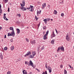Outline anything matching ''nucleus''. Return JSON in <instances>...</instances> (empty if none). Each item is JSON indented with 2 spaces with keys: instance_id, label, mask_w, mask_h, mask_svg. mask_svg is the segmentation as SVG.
Wrapping results in <instances>:
<instances>
[{
  "instance_id": "f257e3e1",
  "label": "nucleus",
  "mask_w": 74,
  "mask_h": 74,
  "mask_svg": "<svg viewBox=\"0 0 74 74\" xmlns=\"http://www.w3.org/2000/svg\"><path fill=\"white\" fill-rule=\"evenodd\" d=\"M8 36H13V37L15 36V32L14 31H13V32H12L10 34L9 33H8Z\"/></svg>"
},
{
  "instance_id": "f03ea898",
  "label": "nucleus",
  "mask_w": 74,
  "mask_h": 74,
  "mask_svg": "<svg viewBox=\"0 0 74 74\" xmlns=\"http://www.w3.org/2000/svg\"><path fill=\"white\" fill-rule=\"evenodd\" d=\"M20 10H22V11H26V9L24 7V6H21L20 7Z\"/></svg>"
},
{
  "instance_id": "7ed1b4c3",
  "label": "nucleus",
  "mask_w": 74,
  "mask_h": 74,
  "mask_svg": "<svg viewBox=\"0 0 74 74\" xmlns=\"http://www.w3.org/2000/svg\"><path fill=\"white\" fill-rule=\"evenodd\" d=\"M48 67V69L49 70V73H51V72H52V68H51V66H48L47 67Z\"/></svg>"
},
{
  "instance_id": "20e7f679",
  "label": "nucleus",
  "mask_w": 74,
  "mask_h": 74,
  "mask_svg": "<svg viewBox=\"0 0 74 74\" xmlns=\"http://www.w3.org/2000/svg\"><path fill=\"white\" fill-rule=\"evenodd\" d=\"M29 55H31V52L30 51H28L24 56V57H26L29 56Z\"/></svg>"
},
{
  "instance_id": "39448f33",
  "label": "nucleus",
  "mask_w": 74,
  "mask_h": 74,
  "mask_svg": "<svg viewBox=\"0 0 74 74\" xmlns=\"http://www.w3.org/2000/svg\"><path fill=\"white\" fill-rule=\"evenodd\" d=\"M29 64L30 65H31V66H32V67H33V68H35V67H34L33 66V62H32V61L31 60L29 61Z\"/></svg>"
},
{
  "instance_id": "423d86ee",
  "label": "nucleus",
  "mask_w": 74,
  "mask_h": 74,
  "mask_svg": "<svg viewBox=\"0 0 74 74\" xmlns=\"http://www.w3.org/2000/svg\"><path fill=\"white\" fill-rule=\"evenodd\" d=\"M22 4L21 3V6H25V1L24 0H23L22 1Z\"/></svg>"
},
{
  "instance_id": "0eeeda50",
  "label": "nucleus",
  "mask_w": 74,
  "mask_h": 74,
  "mask_svg": "<svg viewBox=\"0 0 74 74\" xmlns=\"http://www.w3.org/2000/svg\"><path fill=\"white\" fill-rule=\"evenodd\" d=\"M5 15H6V14H5V13H4L3 14V18L4 19H5L6 21H8V19H7V18H6V16H5Z\"/></svg>"
},
{
  "instance_id": "6e6552de",
  "label": "nucleus",
  "mask_w": 74,
  "mask_h": 74,
  "mask_svg": "<svg viewBox=\"0 0 74 74\" xmlns=\"http://www.w3.org/2000/svg\"><path fill=\"white\" fill-rule=\"evenodd\" d=\"M66 39L67 40V41H69V40H70V38H69V34H67L66 36Z\"/></svg>"
},
{
  "instance_id": "1a4fd4ad",
  "label": "nucleus",
  "mask_w": 74,
  "mask_h": 74,
  "mask_svg": "<svg viewBox=\"0 0 74 74\" xmlns=\"http://www.w3.org/2000/svg\"><path fill=\"white\" fill-rule=\"evenodd\" d=\"M45 7H46V3H45L43 4L42 5V8H44Z\"/></svg>"
},
{
  "instance_id": "9d476101",
  "label": "nucleus",
  "mask_w": 74,
  "mask_h": 74,
  "mask_svg": "<svg viewBox=\"0 0 74 74\" xmlns=\"http://www.w3.org/2000/svg\"><path fill=\"white\" fill-rule=\"evenodd\" d=\"M0 58H1V59H3V54H2V53H0Z\"/></svg>"
},
{
  "instance_id": "9b49d317",
  "label": "nucleus",
  "mask_w": 74,
  "mask_h": 74,
  "mask_svg": "<svg viewBox=\"0 0 74 74\" xmlns=\"http://www.w3.org/2000/svg\"><path fill=\"white\" fill-rule=\"evenodd\" d=\"M33 55L34 56L36 55V51H33L32 52Z\"/></svg>"
},
{
  "instance_id": "f8f14e48",
  "label": "nucleus",
  "mask_w": 74,
  "mask_h": 74,
  "mask_svg": "<svg viewBox=\"0 0 74 74\" xmlns=\"http://www.w3.org/2000/svg\"><path fill=\"white\" fill-rule=\"evenodd\" d=\"M41 11H37V16H38L39 15V14H40L41 13Z\"/></svg>"
},
{
  "instance_id": "ddd939ff",
  "label": "nucleus",
  "mask_w": 74,
  "mask_h": 74,
  "mask_svg": "<svg viewBox=\"0 0 74 74\" xmlns=\"http://www.w3.org/2000/svg\"><path fill=\"white\" fill-rule=\"evenodd\" d=\"M30 43L32 44H36V42H35V40H34L33 41H31Z\"/></svg>"
},
{
  "instance_id": "4468645a",
  "label": "nucleus",
  "mask_w": 74,
  "mask_h": 74,
  "mask_svg": "<svg viewBox=\"0 0 74 74\" xmlns=\"http://www.w3.org/2000/svg\"><path fill=\"white\" fill-rule=\"evenodd\" d=\"M10 49L11 51H13V49H14V46H12L10 47Z\"/></svg>"
},
{
  "instance_id": "2eb2a0df",
  "label": "nucleus",
  "mask_w": 74,
  "mask_h": 74,
  "mask_svg": "<svg viewBox=\"0 0 74 74\" xmlns=\"http://www.w3.org/2000/svg\"><path fill=\"white\" fill-rule=\"evenodd\" d=\"M23 74H27V72L25 70H23Z\"/></svg>"
},
{
  "instance_id": "dca6fc26",
  "label": "nucleus",
  "mask_w": 74,
  "mask_h": 74,
  "mask_svg": "<svg viewBox=\"0 0 74 74\" xmlns=\"http://www.w3.org/2000/svg\"><path fill=\"white\" fill-rule=\"evenodd\" d=\"M34 7H33V6H32V5H30V6L29 7V8H28L27 9H29V10H30V9H31V8H34Z\"/></svg>"
},
{
  "instance_id": "f3484780",
  "label": "nucleus",
  "mask_w": 74,
  "mask_h": 74,
  "mask_svg": "<svg viewBox=\"0 0 74 74\" xmlns=\"http://www.w3.org/2000/svg\"><path fill=\"white\" fill-rule=\"evenodd\" d=\"M53 13L54 14H58V12L56 10H54L53 12Z\"/></svg>"
},
{
  "instance_id": "a211bd4d",
  "label": "nucleus",
  "mask_w": 74,
  "mask_h": 74,
  "mask_svg": "<svg viewBox=\"0 0 74 74\" xmlns=\"http://www.w3.org/2000/svg\"><path fill=\"white\" fill-rule=\"evenodd\" d=\"M16 30H17V33L18 34H19V33H20V30L19 29H17Z\"/></svg>"
},
{
  "instance_id": "6ab92c4d",
  "label": "nucleus",
  "mask_w": 74,
  "mask_h": 74,
  "mask_svg": "<svg viewBox=\"0 0 74 74\" xmlns=\"http://www.w3.org/2000/svg\"><path fill=\"white\" fill-rule=\"evenodd\" d=\"M52 36L53 37H55V34H54V32L53 31L52 33Z\"/></svg>"
},
{
  "instance_id": "aec40b11",
  "label": "nucleus",
  "mask_w": 74,
  "mask_h": 74,
  "mask_svg": "<svg viewBox=\"0 0 74 74\" xmlns=\"http://www.w3.org/2000/svg\"><path fill=\"white\" fill-rule=\"evenodd\" d=\"M61 48V47H60L58 48V49L57 50V51H58H58H59L60 50Z\"/></svg>"
},
{
  "instance_id": "412c9836",
  "label": "nucleus",
  "mask_w": 74,
  "mask_h": 74,
  "mask_svg": "<svg viewBox=\"0 0 74 74\" xmlns=\"http://www.w3.org/2000/svg\"><path fill=\"white\" fill-rule=\"evenodd\" d=\"M43 21H44V22L45 23H46V24H47V19H44Z\"/></svg>"
},
{
  "instance_id": "4be33fe9",
  "label": "nucleus",
  "mask_w": 74,
  "mask_h": 74,
  "mask_svg": "<svg viewBox=\"0 0 74 74\" xmlns=\"http://www.w3.org/2000/svg\"><path fill=\"white\" fill-rule=\"evenodd\" d=\"M10 29L11 30H12V32H13V31H14V28H13V27H10Z\"/></svg>"
},
{
  "instance_id": "5701e85b",
  "label": "nucleus",
  "mask_w": 74,
  "mask_h": 74,
  "mask_svg": "<svg viewBox=\"0 0 74 74\" xmlns=\"http://www.w3.org/2000/svg\"><path fill=\"white\" fill-rule=\"evenodd\" d=\"M49 33V30H48L47 32H46V34H45V36H47L48 35V33Z\"/></svg>"
},
{
  "instance_id": "b1692460",
  "label": "nucleus",
  "mask_w": 74,
  "mask_h": 74,
  "mask_svg": "<svg viewBox=\"0 0 74 74\" xmlns=\"http://www.w3.org/2000/svg\"><path fill=\"white\" fill-rule=\"evenodd\" d=\"M47 38V35H45L43 36V39L44 40H45Z\"/></svg>"
},
{
  "instance_id": "393cba45",
  "label": "nucleus",
  "mask_w": 74,
  "mask_h": 74,
  "mask_svg": "<svg viewBox=\"0 0 74 74\" xmlns=\"http://www.w3.org/2000/svg\"><path fill=\"white\" fill-rule=\"evenodd\" d=\"M34 56L33 55H30L29 56V57H30V58H34Z\"/></svg>"
},
{
  "instance_id": "a878e982",
  "label": "nucleus",
  "mask_w": 74,
  "mask_h": 74,
  "mask_svg": "<svg viewBox=\"0 0 74 74\" xmlns=\"http://www.w3.org/2000/svg\"><path fill=\"white\" fill-rule=\"evenodd\" d=\"M47 29V27L45 26H44L43 27V30H45V29Z\"/></svg>"
},
{
  "instance_id": "bb28decb",
  "label": "nucleus",
  "mask_w": 74,
  "mask_h": 74,
  "mask_svg": "<svg viewBox=\"0 0 74 74\" xmlns=\"http://www.w3.org/2000/svg\"><path fill=\"white\" fill-rule=\"evenodd\" d=\"M54 40H53L51 41V44H54Z\"/></svg>"
},
{
  "instance_id": "cd10ccee",
  "label": "nucleus",
  "mask_w": 74,
  "mask_h": 74,
  "mask_svg": "<svg viewBox=\"0 0 74 74\" xmlns=\"http://www.w3.org/2000/svg\"><path fill=\"white\" fill-rule=\"evenodd\" d=\"M61 49L62 51H64V47H61Z\"/></svg>"
},
{
  "instance_id": "c85d7f7f",
  "label": "nucleus",
  "mask_w": 74,
  "mask_h": 74,
  "mask_svg": "<svg viewBox=\"0 0 74 74\" xmlns=\"http://www.w3.org/2000/svg\"><path fill=\"white\" fill-rule=\"evenodd\" d=\"M67 74V71L66 69L64 70V74Z\"/></svg>"
},
{
  "instance_id": "c756f323",
  "label": "nucleus",
  "mask_w": 74,
  "mask_h": 74,
  "mask_svg": "<svg viewBox=\"0 0 74 74\" xmlns=\"http://www.w3.org/2000/svg\"><path fill=\"white\" fill-rule=\"evenodd\" d=\"M33 11H34V9H33V8L30 9V11L31 12H33Z\"/></svg>"
},
{
  "instance_id": "7c9ffc66",
  "label": "nucleus",
  "mask_w": 74,
  "mask_h": 74,
  "mask_svg": "<svg viewBox=\"0 0 74 74\" xmlns=\"http://www.w3.org/2000/svg\"><path fill=\"white\" fill-rule=\"evenodd\" d=\"M47 21H49L51 20V19L49 18H47Z\"/></svg>"
},
{
  "instance_id": "2f4dec72",
  "label": "nucleus",
  "mask_w": 74,
  "mask_h": 74,
  "mask_svg": "<svg viewBox=\"0 0 74 74\" xmlns=\"http://www.w3.org/2000/svg\"><path fill=\"white\" fill-rule=\"evenodd\" d=\"M4 51H7V47H5L4 48Z\"/></svg>"
},
{
  "instance_id": "473e14b6",
  "label": "nucleus",
  "mask_w": 74,
  "mask_h": 74,
  "mask_svg": "<svg viewBox=\"0 0 74 74\" xmlns=\"http://www.w3.org/2000/svg\"><path fill=\"white\" fill-rule=\"evenodd\" d=\"M25 64H29V62L27 61H25Z\"/></svg>"
},
{
  "instance_id": "72a5a7b5",
  "label": "nucleus",
  "mask_w": 74,
  "mask_h": 74,
  "mask_svg": "<svg viewBox=\"0 0 74 74\" xmlns=\"http://www.w3.org/2000/svg\"><path fill=\"white\" fill-rule=\"evenodd\" d=\"M8 2V0H5L4 2L5 3H7Z\"/></svg>"
},
{
  "instance_id": "f704fd0d",
  "label": "nucleus",
  "mask_w": 74,
  "mask_h": 74,
  "mask_svg": "<svg viewBox=\"0 0 74 74\" xmlns=\"http://www.w3.org/2000/svg\"><path fill=\"white\" fill-rule=\"evenodd\" d=\"M60 68H61V69H62V68H63V65L61 64L60 65Z\"/></svg>"
},
{
  "instance_id": "c9c22d12",
  "label": "nucleus",
  "mask_w": 74,
  "mask_h": 74,
  "mask_svg": "<svg viewBox=\"0 0 74 74\" xmlns=\"http://www.w3.org/2000/svg\"><path fill=\"white\" fill-rule=\"evenodd\" d=\"M44 49V46H43L42 47V48H41V50H42L43 49Z\"/></svg>"
},
{
  "instance_id": "e433bc0d",
  "label": "nucleus",
  "mask_w": 74,
  "mask_h": 74,
  "mask_svg": "<svg viewBox=\"0 0 74 74\" xmlns=\"http://www.w3.org/2000/svg\"><path fill=\"white\" fill-rule=\"evenodd\" d=\"M26 40L27 41V42H29V39L27 38H26Z\"/></svg>"
},
{
  "instance_id": "4c0bfd02",
  "label": "nucleus",
  "mask_w": 74,
  "mask_h": 74,
  "mask_svg": "<svg viewBox=\"0 0 74 74\" xmlns=\"http://www.w3.org/2000/svg\"><path fill=\"white\" fill-rule=\"evenodd\" d=\"M17 15H18V16H19V18L21 17V15L20 14H18Z\"/></svg>"
},
{
  "instance_id": "58836bf2",
  "label": "nucleus",
  "mask_w": 74,
  "mask_h": 74,
  "mask_svg": "<svg viewBox=\"0 0 74 74\" xmlns=\"http://www.w3.org/2000/svg\"><path fill=\"white\" fill-rule=\"evenodd\" d=\"M61 16H64V14L63 13H62L61 14Z\"/></svg>"
},
{
  "instance_id": "ea45409f",
  "label": "nucleus",
  "mask_w": 74,
  "mask_h": 74,
  "mask_svg": "<svg viewBox=\"0 0 74 74\" xmlns=\"http://www.w3.org/2000/svg\"><path fill=\"white\" fill-rule=\"evenodd\" d=\"M35 18L36 19V20H37L38 19V18H37V16H35Z\"/></svg>"
},
{
  "instance_id": "a19ab883",
  "label": "nucleus",
  "mask_w": 74,
  "mask_h": 74,
  "mask_svg": "<svg viewBox=\"0 0 74 74\" xmlns=\"http://www.w3.org/2000/svg\"><path fill=\"white\" fill-rule=\"evenodd\" d=\"M10 73H11V72H10V71H8L7 72V74H10Z\"/></svg>"
},
{
  "instance_id": "79ce46f5",
  "label": "nucleus",
  "mask_w": 74,
  "mask_h": 74,
  "mask_svg": "<svg viewBox=\"0 0 74 74\" xmlns=\"http://www.w3.org/2000/svg\"><path fill=\"white\" fill-rule=\"evenodd\" d=\"M36 70H37V71H38V72H40V70H39V69H36Z\"/></svg>"
},
{
  "instance_id": "37998d69",
  "label": "nucleus",
  "mask_w": 74,
  "mask_h": 74,
  "mask_svg": "<svg viewBox=\"0 0 74 74\" xmlns=\"http://www.w3.org/2000/svg\"><path fill=\"white\" fill-rule=\"evenodd\" d=\"M8 12H10V8H8Z\"/></svg>"
},
{
  "instance_id": "c03bdc74",
  "label": "nucleus",
  "mask_w": 74,
  "mask_h": 74,
  "mask_svg": "<svg viewBox=\"0 0 74 74\" xmlns=\"http://www.w3.org/2000/svg\"><path fill=\"white\" fill-rule=\"evenodd\" d=\"M45 74H47V71H45Z\"/></svg>"
},
{
  "instance_id": "a18cd8bd",
  "label": "nucleus",
  "mask_w": 74,
  "mask_h": 74,
  "mask_svg": "<svg viewBox=\"0 0 74 74\" xmlns=\"http://www.w3.org/2000/svg\"><path fill=\"white\" fill-rule=\"evenodd\" d=\"M69 66L70 67V68H71V65L70 64H68Z\"/></svg>"
},
{
  "instance_id": "49530a36",
  "label": "nucleus",
  "mask_w": 74,
  "mask_h": 74,
  "mask_svg": "<svg viewBox=\"0 0 74 74\" xmlns=\"http://www.w3.org/2000/svg\"><path fill=\"white\" fill-rule=\"evenodd\" d=\"M2 12V10L0 9V13Z\"/></svg>"
},
{
  "instance_id": "de8ad7c7",
  "label": "nucleus",
  "mask_w": 74,
  "mask_h": 74,
  "mask_svg": "<svg viewBox=\"0 0 74 74\" xmlns=\"http://www.w3.org/2000/svg\"><path fill=\"white\" fill-rule=\"evenodd\" d=\"M0 9H1V5L0 4Z\"/></svg>"
},
{
  "instance_id": "09e8293b",
  "label": "nucleus",
  "mask_w": 74,
  "mask_h": 74,
  "mask_svg": "<svg viewBox=\"0 0 74 74\" xmlns=\"http://www.w3.org/2000/svg\"><path fill=\"white\" fill-rule=\"evenodd\" d=\"M55 30L57 34H58V31H57V30H56V29H55Z\"/></svg>"
},
{
  "instance_id": "8fccbe9b",
  "label": "nucleus",
  "mask_w": 74,
  "mask_h": 74,
  "mask_svg": "<svg viewBox=\"0 0 74 74\" xmlns=\"http://www.w3.org/2000/svg\"><path fill=\"white\" fill-rule=\"evenodd\" d=\"M29 74H33V73L32 72H29Z\"/></svg>"
},
{
  "instance_id": "3c124183",
  "label": "nucleus",
  "mask_w": 74,
  "mask_h": 74,
  "mask_svg": "<svg viewBox=\"0 0 74 74\" xmlns=\"http://www.w3.org/2000/svg\"><path fill=\"white\" fill-rule=\"evenodd\" d=\"M11 42H12V41H13V40L12 39H11L10 40Z\"/></svg>"
},
{
  "instance_id": "603ef678",
  "label": "nucleus",
  "mask_w": 74,
  "mask_h": 74,
  "mask_svg": "<svg viewBox=\"0 0 74 74\" xmlns=\"http://www.w3.org/2000/svg\"><path fill=\"white\" fill-rule=\"evenodd\" d=\"M47 64H45V67H46V69H47Z\"/></svg>"
},
{
  "instance_id": "864d4df0",
  "label": "nucleus",
  "mask_w": 74,
  "mask_h": 74,
  "mask_svg": "<svg viewBox=\"0 0 74 74\" xmlns=\"http://www.w3.org/2000/svg\"><path fill=\"white\" fill-rule=\"evenodd\" d=\"M40 24H38V27L40 26Z\"/></svg>"
},
{
  "instance_id": "5fc2aeb1",
  "label": "nucleus",
  "mask_w": 74,
  "mask_h": 74,
  "mask_svg": "<svg viewBox=\"0 0 74 74\" xmlns=\"http://www.w3.org/2000/svg\"><path fill=\"white\" fill-rule=\"evenodd\" d=\"M5 38H6V35H5V37H4Z\"/></svg>"
},
{
  "instance_id": "6e6d98bb",
  "label": "nucleus",
  "mask_w": 74,
  "mask_h": 74,
  "mask_svg": "<svg viewBox=\"0 0 74 74\" xmlns=\"http://www.w3.org/2000/svg\"><path fill=\"white\" fill-rule=\"evenodd\" d=\"M1 27H0V30H1Z\"/></svg>"
},
{
  "instance_id": "4d7b16f0",
  "label": "nucleus",
  "mask_w": 74,
  "mask_h": 74,
  "mask_svg": "<svg viewBox=\"0 0 74 74\" xmlns=\"http://www.w3.org/2000/svg\"><path fill=\"white\" fill-rule=\"evenodd\" d=\"M45 73L44 72H43V73H42V74H44Z\"/></svg>"
},
{
  "instance_id": "13d9d810",
  "label": "nucleus",
  "mask_w": 74,
  "mask_h": 74,
  "mask_svg": "<svg viewBox=\"0 0 74 74\" xmlns=\"http://www.w3.org/2000/svg\"><path fill=\"white\" fill-rule=\"evenodd\" d=\"M71 68H72V69H73V67H71Z\"/></svg>"
},
{
  "instance_id": "bf43d9fd",
  "label": "nucleus",
  "mask_w": 74,
  "mask_h": 74,
  "mask_svg": "<svg viewBox=\"0 0 74 74\" xmlns=\"http://www.w3.org/2000/svg\"><path fill=\"white\" fill-rule=\"evenodd\" d=\"M48 7H49H49H50V5H49L48 6Z\"/></svg>"
},
{
  "instance_id": "052dcab7",
  "label": "nucleus",
  "mask_w": 74,
  "mask_h": 74,
  "mask_svg": "<svg viewBox=\"0 0 74 74\" xmlns=\"http://www.w3.org/2000/svg\"><path fill=\"white\" fill-rule=\"evenodd\" d=\"M63 1H64V0H63V1H62V3H63Z\"/></svg>"
},
{
  "instance_id": "680f3d73",
  "label": "nucleus",
  "mask_w": 74,
  "mask_h": 74,
  "mask_svg": "<svg viewBox=\"0 0 74 74\" xmlns=\"http://www.w3.org/2000/svg\"><path fill=\"white\" fill-rule=\"evenodd\" d=\"M53 19H51V21H53Z\"/></svg>"
},
{
  "instance_id": "e2e57ef3",
  "label": "nucleus",
  "mask_w": 74,
  "mask_h": 74,
  "mask_svg": "<svg viewBox=\"0 0 74 74\" xmlns=\"http://www.w3.org/2000/svg\"><path fill=\"white\" fill-rule=\"evenodd\" d=\"M44 33H45V32H43V34H44Z\"/></svg>"
},
{
  "instance_id": "0e129e2a",
  "label": "nucleus",
  "mask_w": 74,
  "mask_h": 74,
  "mask_svg": "<svg viewBox=\"0 0 74 74\" xmlns=\"http://www.w3.org/2000/svg\"><path fill=\"white\" fill-rule=\"evenodd\" d=\"M19 23L18 22H17V23Z\"/></svg>"
},
{
  "instance_id": "69168bd1",
  "label": "nucleus",
  "mask_w": 74,
  "mask_h": 74,
  "mask_svg": "<svg viewBox=\"0 0 74 74\" xmlns=\"http://www.w3.org/2000/svg\"><path fill=\"white\" fill-rule=\"evenodd\" d=\"M73 33V34H74V32Z\"/></svg>"
},
{
  "instance_id": "338daca9",
  "label": "nucleus",
  "mask_w": 74,
  "mask_h": 74,
  "mask_svg": "<svg viewBox=\"0 0 74 74\" xmlns=\"http://www.w3.org/2000/svg\"><path fill=\"white\" fill-rule=\"evenodd\" d=\"M73 48H74V46H73Z\"/></svg>"
},
{
  "instance_id": "774afa93",
  "label": "nucleus",
  "mask_w": 74,
  "mask_h": 74,
  "mask_svg": "<svg viewBox=\"0 0 74 74\" xmlns=\"http://www.w3.org/2000/svg\"><path fill=\"white\" fill-rule=\"evenodd\" d=\"M32 25V26H33V25Z\"/></svg>"
}]
</instances>
